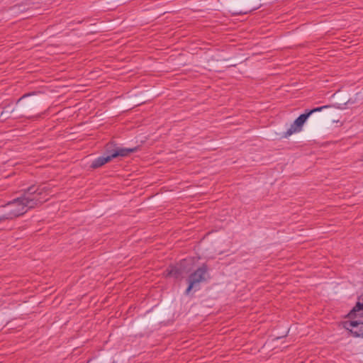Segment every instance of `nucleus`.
Returning <instances> with one entry per match:
<instances>
[{
	"mask_svg": "<svg viewBox=\"0 0 363 363\" xmlns=\"http://www.w3.org/2000/svg\"><path fill=\"white\" fill-rule=\"evenodd\" d=\"M166 276L179 279L182 277V271L179 267H171L166 270Z\"/></svg>",
	"mask_w": 363,
	"mask_h": 363,
	"instance_id": "6",
	"label": "nucleus"
},
{
	"mask_svg": "<svg viewBox=\"0 0 363 363\" xmlns=\"http://www.w3.org/2000/svg\"><path fill=\"white\" fill-rule=\"evenodd\" d=\"M48 189L45 185L31 186L22 194L3 207L0 220H10L26 213L28 210L41 206L48 199Z\"/></svg>",
	"mask_w": 363,
	"mask_h": 363,
	"instance_id": "1",
	"label": "nucleus"
},
{
	"mask_svg": "<svg viewBox=\"0 0 363 363\" xmlns=\"http://www.w3.org/2000/svg\"><path fill=\"white\" fill-rule=\"evenodd\" d=\"M208 268L206 264H202L194 272L190 274L187 279L189 286L185 294H189L191 290L197 291L200 289V284L207 280Z\"/></svg>",
	"mask_w": 363,
	"mask_h": 363,
	"instance_id": "3",
	"label": "nucleus"
},
{
	"mask_svg": "<svg viewBox=\"0 0 363 363\" xmlns=\"http://www.w3.org/2000/svg\"><path fill=\"white\" fill-rule=\"evenodd\" d=\"M4 220H0V221H3Z\"/></svg>",
	"mask_w": 363,
	"mask_h": 363,
	"instance_id": "9",
	"label": "nucleus"
},
{
	"mask_svg": "<svg viewBox=\"0 0 363 363\" xmlns=\"http://www.w3.org/2000/svg\"><path fill=\"white\" fill-rule=\"evenodd\" d=\"M28 95H29V94H25V95H23L21 98H20V99H19V100H18V101L21 100L22 99H23V98L26 97V96H28Z\"/></svg>",
	"mask_w": 363,
	"mask_h": 363,
	"instance_id": "8",
	"label": "nucleus"
},
{
	"mask_svg": "<svg viewBox=\"0 0 363 363\" xmlns=\"http://www.w3.org/2000/svg\"><path fill=\"white\" fill-rule=\"evenodd\" d=\"M344 327L354 337H363V322L357 320L346 321L344 323Z\"/></svg>",
	"mask_w": 363,
	"mask_h": 363,
	"instance_id": "5",
	"label": "nucleus"
},
{
	"mask_svg": "<svg viewBox=\"0 0 363 363\" xmlns=\"http://www.w3.org/2000/svg\"><path fill=\"white\" fill-rule=\"evenodd\" d=\"M137 150L138 147H118L114 143H109L106 145L104 155L94 160L91 167L92 168L100 167L106 163L110 162L113 158L118 157H126L129 154L135 152Z\"/></svg>",
	"mask_w": 363,
	"mask_h": 363,
	"instance_id": "2",
	"label": "nucleus"
},
{
	"mask_svg": "<svg viewBox=\"0 0 363 363\" xmlns=\"http://www.w3.org/2000/svg\"><path fill=\"white\" fill-rule=\"evenodd\" d=\"M328 107V106L318 107L312 110L308 111L305 113L300 115L291 125L290 128L287 130V131L284 133L283 137L288 138L294 133L301 131L303 124L312 113L317 111H320L323 108H326Z\"/></svg>",
	"mask_w": 363,
	"mask_h": 363,
	"instance_id": "4",
	"label": "nucleus"
},
{
	"mask_svg": "<svg viewBox=\"0 0 363 363\" xmlns=\"http://www.w3.org/2000/svg\"><path fill=\"white\" fill-rule=\"evenodd\" d=\"M360 311H363V298H359L355 306L353 308L352 311L350 312V315H352V313L356 312H359Z\"/></svg>",
	"mask_w": 363,
	"mask_h": 363,
	"instance_id": "7",
	"label": "nucleus"
}]
</instances>
